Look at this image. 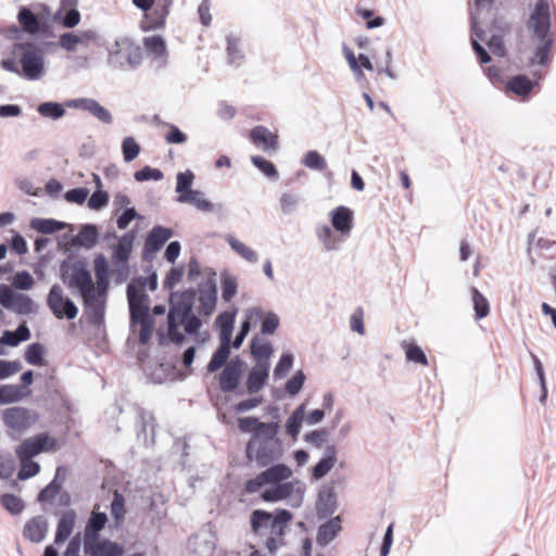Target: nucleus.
Returning <instances> with one entry per match:
<instances>
[{
    "label": "nucleus",
    "instance_id": "48",
    "mask_svg": "<svg viewBox=\"0 0 556 556\" xmlns=\"http://www.w3.org/2000/svg\"><path fill=\"white\" fill-rule=\"evenodd\" d=\"M37 111L41 116L53 121L60 119L65 115L63 105L58 102H43L38 105Z\"/></svg>",
    "mask_w": 556,
    "mask_h": 556
},
{
    "label": "nucleus",
    "instance_id": "17",
    "mask_svg": "<svg viewBox=\"0 0 556 556\" xmlns=\"http://www.w3.org/2000/svg\"><path fill=\"white\" fill-rule=\"evenodd\" d=\"M174 232L172 229L155 226L148 233L144 249H143V258L151 261L155 253L161 250L164 243L173 237Z\"/></svg>",
    "mask_w": 556,
    "mask_h": 556
},
{
    "label": "nucleus",
    "instance_id": "18",
    "mask_svg": "<svg viewBox=\"0 0 556 556\" xmlns=\"http://www.w3.org/2000/svg\"><path fill=\"white\" fill-rule=\"evenodd\" d=\"M86 556H122L123 545L108 539L83 542Z\"/></svg>",
    "mask_w": 556,
    "mask_h": 556
},
{
    "label": "nucleus",
    "instance_id": "59",
    "mask_svg": "<svg viewBox=\"0 0 556 556\" xmlns=\"http://www.w3.org/2000/svg\"><path fill=\"white\" fill-rule=\"evenodd\" d=\"M194 175L191 170L180 172L177 174L176 192L186 194L192 186Z\"/></svg>",
    "mask_w": 556,
    "mask_h": 556
},
{
    "label": "nucleus",
    "instance_id": "22",
    "mask_svg": "<svg viewBox=\"0 0 556 556\" xmlns=\"http://www.w3.org/2000/svg\"><path fill=\"white\" fill-rule=\"evenodd\" d=\"M49 530V523L46 517L37 516L28 520L24 527V536L34 543L45 540Z\"/></svg>",
    "mask_w": 556,
    "mask_h": 556
},
{
    "label": "nucleus",
    "instance_id": "54",
    "mask_svg": "<svg viewBox=\"0 0 556 556\" xmlns=\"http://www.w3.org/2000/svg\"><path fill=\"white\" fill-rule=\"evenodd\" d=\"M228 64L239 66L243 60V53L239 47L238 39L228 38L227 40Z\"/></svg>",
    "mask_w": 556,
    "mask_h": 556
},
{
    "label": "nucleus",
    "instance_id": "25",
    "mask_svg": "<svg viewBox=\"0 0 556 556\" xmlns=\"http://www.w3.org/2000/svg\"><path fill=\"white\" fill-rule=\"evenodd\" d=\"M471 30L476 38L471 39V47L479 58L480 62L486 64L491 61L490 54L479 43V40H484V30L479 26L480 17H478L477 13H471Z\"/></svg>",
    "mask_w": 556,
    "mask_h": 556
},
{
    "label": "nucleus",
    "instance_id": "3",
    "mask_svg": "<svg viewBox=\"0 0 556 556\" xmlns=\"http://www.w3.org/2000/svg\"><path fill=\"white\" fill-rule=\"evenodd\" d=\"M551 23L548 0H538L527 22L530 39L533 45L532 53L528 58L530 66H544L549 62V54L554 43Z\"/></svg>",
    "mask_w": 556,
    "mask_h": 556
},
{
    "label": "nucleus",
    "instance_id": "64",
    "mask_svg": "<svg viewBox=\"0 0 556 556\" xmlns=\"http://www.w3.org/2000/svg\"><path fill=\"white\" fill-rule=\"evenodd\" d=\"M251 161L253 165L257 167L260 170H262L267 177L277 179L278 173L273 163L257 155L252 156Z\"/></svg>",
    "mask_w": 556,
    "mask_h": 556
},
{
    "label": "nucleus",
    "instance_id": "62",
    "mask_svg": "<svg viewBox=\"0 0 556 556\" xmlns=\"http://www.w3.org/2000/svg\"><path fill=\"white\" fill-rule=\"evenodd\" d=\"M21 463H22V468L17 473V478L20 480H26L31 477H35L40 470V465L38 463L31 460V458L21 460Z\"/></svg>",
    "mask_w": 556,
    "mask_h": 556
},
{
    "label": "nucleus",
    "instance_id": "27",
    "mask_svg": "<svg viewBox=\"0 0 556 556\" xmlns=\"http://www.w3.org/2000/svg\"><path fill=\"white\" fill-rule=\"evenodd\" d=\"M199 291V311L201 314L210 316L214 312L216 305V287L212 280H208L200 287Z\"/></svg>",
    "mask_w": 556,
    "mask_h": 556
},
{
    "label": "nucleus",
    "instance_id": "39",
    "mask_svg": "<svg viewBox=\"0 0 556 556\" xmlns=\"http://www.w3.org/2000/svg\"><path fill=\"white\" fill-rule=\"evenodd\" d=\"M231 342L220 341L219 348L214 352L210 363L207 364V371L215 372L223 365L226 364L230 354Z\"/></svg>",
    "mask_w": 556,
    "mask_h": 556
},
{
    "label": "nucleus",
    "instance_id": "60",
    "mask_svg": "<svg viewBox=\"0 0 556 556\" xmlns=\"http://www.w3.org/2000/svg\"><path fill=\"white\" fill-rule=\"evenodd\" d=\"M1 504L4 506V508L10 511L12 515L20 514L23 508L24 504L21 498L13 494H3L1 496Z\"/></svg>",
    "mask_w": 556,
    "mask_h": 556
},
{
    "label": "nucleus",
    "instance_id": "46",
    "mask_svg": "<svg viewBox=\"0 0 556 556\" xmlns=\"http://www.w3.org/2000/svg\"><path fill=\"white\" fill-rule=\"evenodd\" d=\"M126 514L125 498L118 491H114L113 501L111 503V515L114 521V527L118 528L124 520Z\"/></svg>",
    "mask_w": 556,
    "mask_h": 556
},
{
    "label": "nucleus",
    "instance_id": "36",
    "mask_svg": "<svg viewBox=\"0 0 556 556\" xmlns=\"http://www.w3.org/2000/svg\"><path fill=\"white\" fill-rule=\"evenodd\" d=\"M137 428H138V438L143 437L144 441L148 440V437H151V439H153L154 429H155V422H154L153 415L143 409L139 410Z\"/></svg>",
    "mask_w": 556,
    "mask_h": 556
},
{
    "label": "nucleus",
    "instance_id": "61",
    "mask_svg": "<svg viewBox=\"0 0 556 556\" xmlns=\"http://www.w3.org/2000/svg\"><path fill=\"white\" fill-rule=\"evenodd\" d=\"M237 293V280L230 275H225L222 280V298L229 302Z\"/></svg>",
    "mask_w": 556,
    "mask_h": 556
},
{
    "label": "nucleus",
    "instance_id": "43",
    "mask_svg": "<svg viewBox=\"0 0 556 556\" xmlns=\"http://www.w3.org/2000/svg\"><path fill=\"white\" fill-rule=\"evenodd\" d=\"M30 226L38 232L47 235L64 229L66 224L55 219L34 218Z\"/></svg>",
    "mask_w": 556,
    "mask_h": 556
},
{
    "label": "nucleus",
    "instance_id": "51",
    "mask_svg": "<svg viewBox=\"0 0 556 556\" xmlns=\"http://www.w3.org/2000/svg\"><path fill=\"white\" fill-rule=\"evenodd\" d=\"M403 348L405 349V355L408 361L424 366L428 365L425 352L417 344L403 342Z\"/></svg>",
    "mask_w": 556,
    "mask_h": 556
},
{
    "label": "nucleus",
    "instance_id": "5",
    "mask_svg": "<svg viewBox=\"0 0 556 556\" xmlns=\"http://www.w3.org/2000/svg\"><path fill=\"white\" fill-rule=\"evenodd\" d=\"M109 64L114 68L134 70L142 61V52L139 46L129 39L115 40L109 48Z\"/></svg>",
    "mask_w": 556,
    "mask_h": 556
},
{
    "label": "nucleus",
    "instance_id": "49",
    "mask_svg": "<svg viewBox=\"0 0 556 556\" xmlns=\"http://www.w3.org/2000/svg\"><path fill=\"white\" fill-rule=\"evenodd\" d=\"M508 88L516 94L527 96L533 89V83L526 75H517L509 80Z\"/></svg>",
    "mask_w": 556,
    "mask_h": 556
},
{
    "label": "nucleus",
    "instance_id": "1",
    "mask_svg": "<svg viewBox=\"0 0 556 556\" xmlns=\"http://www.w3.org/2000/svg\"><path fill=\"white\" fill-rule=\"evenodd\" d=\"M60 278L70 290H77L83 299L88 321L100 326L104 321L106 296L93 290V280L84 260L63 261L60 265Z\"/></svg>",
    "mask_w": 556,
    "mask_h": 556
},
{
    "label": "nucleus",
    "instance_id": "2",
    "mask_svg": "<svg viewBox=\"0 0 556 556\" xmlns=\"http://www.w3.org/2000/svg\"><path fill=\"white\" fill-rule=\"evenodd\" d=\"M197 292L188 289L182 292H173L169 298V311L167 314V336L176 344L185 342V336L180 332V327L187 334H195L202 326L201 319L192 313Z\"/></svg>",
    "mask_w": 556,
    "mask_h": 556
},
{
    "label": "nucleus",
    "instance_id": "57",
    "mask_svg": "<svg viewBox=\"0 0 556 556\" xmlns=\"http://www.w3.org/2000/svg\"><path fill=\"white\" fill-rule=\"evenodd\" d=\"M123 157L125 162H131L140 153V146L132 137L124 138L122 142Z\"/></svg>",
    "mask_w": 556,
    "mask_h": 556
},
{
    "label": "nucleus",
    "instance_id": "34",
    "mask_svg": "<svg viewBox=\"0 0 556 556\" xmlns=\"http://www.w3.org/2000/svg\"><path fill=\"white\" fill-rule=\"evenodd\" d=\"M31 337L30 330L26 323L23 321L18 325L14 332L5 330L1 337L2 343L10 346H17L21 342L29 340Z\"/></svg>",
    "mask_w": 556,
    "mask_h": 556
},
{
    "label": "nucleus",
    "instance_id": "55",
    "mask_svg": "<svg viewBox=\"0 0 556 556\" xmlns=\"http://www.w3.org/2000/svg\"><path fill=\"white\" fill-rule=\"evenodd\" d=\"M251 352L257 362H268L273 353V348L269 343L253 340L251 344Z\"/></svg>",
    "mask_w": 556,
    "mask_h": 556
},
{
    "label": "nucleus",
    "instance_id": "33",
    "mask_svg": "<svg viewBox=\"0 0 556 556\" xmlns=\"http://www.w3.org/2000/svg\"><path fill=\"white\" fill-rule=\"evenodd\" d=\"M226 242L229 244L232 251H235L239 256L251 264H255L258 262V254L247 244L236 239L231 235H227L225 237Z\"/></svg>",
    "mask_w": 556,
    "mask_h": 556
},
{
    "label": "nucleus",
    "instance_id": "13",
    "mask_svg": "<svg viewBox=\"0 0 556 556\" xmlns=\"http://www.w3.org/2000/svg\"><path fill=\"white\" fill-rule=\"evenodd\" d=\"M282 455L281 441L258 442L247 444V458L254 460L258 467H266L278 460Z\"/></svg>",
    "mask_w": 556,
    "mask_h": 556
},
{
    "label": "nucleus",
    "instance_id": "32",
    "mask_svg": "<svg viewBox=\"0 0 556 556\" xmlns=\"http://www.w3.org/2000/svg\"><path fill=\"white\" fill-rule=\"evenodd\" d=\"M98 241V228L96 225H84L77 236L73 237L72 245L92 248Z\"/></svg>",
    "mask_w": 556,
    "mask_h": 556
},
{
    "label": "nucleus",
    "instance_id": "58",
    "mask_svg": "<svg viewBox=\"0 0 556 556\" xmlns=\"http://www.w3.org/2000/svg\"><path fill=\"white\" fill-rule=\"evenodd\" d=\"M279 203L282 213L290 215L295 212L300 203V197L293 193H282Z\"/></svg>",
    "mask_w": 556,
    "mask_h": 556
},
{
    "label": "nucleus",
    "instance_id": "20",
    "mask_svg": "<svg viewBox=\"0 0 556 556\" xmlns=\"http://www.w3.org/2000/svg\"><path fill=\"white\" fill-rule=\"evenodd\" d=\"M269 372V362H257L250 370L247 379V391L257 393L265 384Z\"/></svg>",
    "mask_w": 556,
    "mask_h": 556
},
{
    "label": "nucleus",
    "instance_id": "4",
    "mask_svg": "<svg viewBox=\"0 0 556 556\" xmlns=\"http://www.w3.org/2000/svg\"><path fill=\"white\" fill-rule=\"evenodd\" d=\"M291 520L292 514L287 509H276L274 513L256 509L250 517L252 532L264 540L266 549L273 556L285 546V535Z\"/></svg>",
    "mask_w": 556,
    "mask_h": 556
},
{
    "label": "nucleus",
    "instance_id": "19",
    "mask_svg": "<svg viewBox=\"0 0 556 556\" xmlns=\"http://www.w3.org/2000/svg\"><path fill=\"white\" fill-rule=\"evenodd\" d=\"M67 106L74 108V109H80L88 113H90L92 116H94L97 119L104 124H111L113 122V116L110 113L109 110H106L104 106H102L97 100L91 98H80V99H74L66 103Z\"/></svg>",
    "mask_w": 556,
    "mask_h": 556
},
{
    "label": "nucleus",
    "instance_id": "52",
    "mask_svg": "<svg viewBox=\"0 0 556 556\" xmlns=\"http://www.w3.org/2000/svg\"><path fill=\"white\" fill-rule=\"evenodd\" d=\"M316 235L326 251H334L338 249V242L333 238V232L328 225L317 228Z\"/></svg>",
    "mask_w": 556,
    "mask_h": 556
},
{
    "label": "nucleus",
    "instance_id": "7",
    "mask_svg": "<svg viewBox=\"0 0 556 556\" xmlns=\"http://www.w3.org/2000/svg\"><path fill=\"white\" fill-rule=\"evenodd\" d=\"M0 304L16 315H36L39 305L27 294L14 291L11 287L0 285Z\"/></svg>",
    "mask_w": 556,
    "mask_h": 556
},
{
    "label": "nucleus",
    "instance_id": "53",
    "mask_svg": "<svg viewBox=\"0 0 556 556\" xmlns=\"http://www.w3.org/2000/svg\"><path fill=\"white\" fill-rule=\"evenodd\" d=\"M34 285L35 280L33 276L28 271L22 270L16 273L13 277L11 288H14L16 290L28 291L33 289Z\"/></svg>",
    "mask_w": 556,
    "mask_h": 556
},
{
    "label": "nucleus",
    "instance_id": "8",
    "mask_svg": "<svg viewBox=\"0 0 556 556\" xmlns=\"http://www.w3.org/2000/svg\"><path fill=\"white\" fill-rule=\"evenodd\" d=\"M38 419L37 412L22 406L10 407L2 412V421L10 430V435H21L31 428Z\"/></svg>",
    "mask_w": 556,
    "mask_h": 556
},
{
    "label": "nucleus",
    "instance_id": "35",
    "mask_svg": "<svg viewBox=\"0 0 556 556\" xmlns=\"http://www.w3.org/2000/svg\"><path fill=\"white\" fill-rule=\"evenodd\" d=\"M143 45L146 49L155 55L159 60V66L165 64L166 62V46L165 41L160 36H151L146 37L143 40Z\"/></svg>",
    "mask_w": 556,
    "mask_h": 556
},
{
    "label": "nucleus",
    "instance_id": "44",
    "mask_svg": "<svg viewBox=\"0 0 556 556\" xmlns=\"http://www.w3.org/2000/svg\"><path fill=\"white\" fill-rule=\"evenodd\" d=\"M28 393H23L21 387L15 384L0 386V405L21 401Z\"/></svg>",
    "mask_w": 556,
    "mask_h": 556
},
{
    "label": "nucleus",
    "instance_id": "12",
    "mask_svg": "<svg viewBox=\"0 0 556 556\" xmlns=\"http://www.w3.org/2000/svg\"><path fill=\"white\" fill-rule=\"evenodd\" d=\"M291 476L292 470L289 466L285 464L273 465L254 479L248 480L245 483V491L249 493H255L265 484L277 485L291 478Z\"/></svg>",
    "mask_w": 556,
    "mask_h": 556
},
{
    "label": "nucleus",
    "instance_id": "30",
    "mask_svg": "<svg viewBox=\"0 0 556 556\" xmlns=\"http://www.w3.org/2000/svg\"><path fill=\"white\" fill-rule=\"evenodd\" d=\"M279 431L278 422H262L257 425V429L253 433L252 438L248 443H251V446L255 445L258 442H267V441H280L277 437Z\"/></svg>",
    "mask_w": 556,
    "mask_h": 556
},
{
    "label": "nucleus",
    "instance_id": "11",
    "mask_svg": "<svg viewBox=\"0 0 556 556\" xmlns=\"http://www.w3.org/2000/svg\"><path fill=\"white\" fill-rule=\"evenodd\" d=\"M47 305L58 319H74L78 314L76 304L64 295L63 288L58 283L50 288Z\"/></svg>",
    "mask_w": 556,
    "mask_h": 556
},
{
    "label": "nucleus",
    "instance_id": "6",
    "mask_svg": "<svg viewBox=\"0 0 556 556\" xmlns=\"http://www.w3.org/2000/svg\"><path fill=\"white\" fill-rule=\"evenodd\" d=\"M306 485L300 480L282 481L281 483L266 489L261 497L265 502H278L287 500L288 504L298 508L302 505Z\"/></svg>",
    "mask_w": 556,
    "mask_h": 556
},
{
    "label": "nucleus",
    "instance_id": "10",
    "mask_svg": "<svg viewBox=\"0 0 556 556\" xmlns=\"http://www.w3.org/2000/svg\"><path fill=\"white\" fill-rule=\"evenodd\" d=\"M18 48L24 52L20 58V64L25 78L37 80L45 73V56L42 51L33 47L31 43H20Z\"/></svg>",
    "mask_w": 556,
    "mask_h": 556
},
{
    "label": "nucleus",
    "instance_id": "37",
    "mask_svg": "<svg viewBox=\"0 0 556 556\" xmlns=\"http://www.w3.org/2000/svg\"><path fill=\"white\" fill-rule=\"evenodd\" d=\"M316 508L320 518H326L332 515L336 508V498L330 489L324 490L319 493Z\"/></svg>",
    "mask_w": 556,
    "mask_h": 556
},
{
    "label": "nucleus",
    "instance_id": "63",
    "mask_svg": "<svg viewBox=\"0 0 556 556\" xmlns=\"http://www.w3.org/2000/svg\"><path fill=\"white\" fill-rule=\"evenodd\" d=\"M80 45L78 33H64L59 38V46L67 51L73 52Z\"/></svg>",
    "mask_w": 556,
    "mask_h": 556
},
{
    "label": "nucleus",
    "instance_id": "45",
    "mask_svg": "<svg viewBox=\"0 0 556 556\" xmlns=\"http://www.w3.org/2000/svg\"><path fill=\"white\" fill-rule=\"evenodd\" d=\"M233 323L235 313L225 312L217 317L216 324L218 325L220 330V341L231 342Z\"/></svg>",
    "mask_w": 556,
    "mask_h": 556
},
{
    "label": "nucleus",
    "instance_id": "42",
    "mask_svg": "<svg viewBox=\"0 0 556 556\" xmlns=\"http://www.w3.org/2000/svg\"><path fill=\"white\" fill-rule=\"evenodd\" d=\"M476 319H482L490 313L488 299L475 287L470 289Z\"/></svg>",
    "mask_w": 556,
    "mask_h": 556
},
{
    "label": "nucleus",
    "instance_id": "9",
    "mask_svg": "<svg viewBox=\"0 0 556 556\" xmlns=\"http://www.w3.org/2000/svg\"><path fill=\"white\" fill-rule=\"evenodd\" d=\"M135 241V233L132 231L125 232L116 244L113 245L112 263L114 265V273L117 276V281H124L128 277L129 266L128 260L130 257L132 245Z\"/></svg>",
    "mask_w": 556,
    "mask_h": 556
},
{
    "label": "nucleus",
    "instance_id": "16",
    "mask_svg": "<svg viewBox=\"0 0 556 556\" xmlns=\"http://www.w3.org/2000/svg\"><path fill=\"white\" fill-rule=\"evenodd\" d=\"M247 364L239 356L231 358L219 375V388L223 392H233L240 383Z\"/></svg>",
    "mask_w": 556,
    "mask_h": 556
},
{
    "label": "nucleus",
    "instance_id": "21",
    "mask_svg": "<svg viewBox=\"0 0 556 556\" xmlns=\"http://www.w3.org/2000/svg\"><path fill=\"white\" fill-rule=\"evenodd\" d=\"M332 227L343 237L350 236L353 227V213L346 206H338L330 213Z\"/></svg>",
    "mask_w": 556,
    "mask_h": 556
},
{
    "label": "nucleus",
    "instance_id": "56",
    "mask_svg": "<svg viewBox=\"0 0 556 556\" xmlns=\"http://www.w3.org/2000/svg\"><path fill=\"white\" fill-rule=\"evenodd\" d=\"M302 163L314 170H324L327 167L326 160L317 151H308L304 155Z\"/></svg>",
    "mask_w": 556,
    "mask_h": 556
},
{
    "label": "nucleus",
    "instance_id": "41",
    "mask_svg": "<svg viewBox=\"0 0 556 556\" xmlns=\"http://www.w3.org/2000/svg\"><path fill=\"white\" fill-rule=\"evenodd\" d=\"M81 20L80 13L77 8L71 10H58L53 15V21L60 23L65 28H74Z\"/></svg>",
    "mask_w": 556,
    "mask_h": 556
},
{
    "label": "nucleus",
    "instance_id": "29",
    "mask_svg": "<svg viewBox=\"0 0 556 556\" xmlns=\"http://www.w3.org/2000/svg\"><path fill=\"white\" fill-rule=\"evenodd\" d=\"M337 462V450L333 444L326 446L324 457L313 468V477L316 480L324 478L334 466Z\"/></svg>",
    "mask_w": 556,
    "mask_h": 556
},
{
    "label": "nucleus",
    "instance_id": "40",
    "mask_svg": "<svg viewBox=\"0 0 556 556\" xmlns=\"http://www.w3.org/2000/svg\"><path fill=\"white\" fill-rule=\"evenodd\" d=\"M305 416V404H301L295 408V410L291 414V416L287 419L286 422V430L287 433L293 438L296 439V437L300 433L302 422L304 420Z\"/></svg>",
    "mask_w": 556,
    "mask_h": 556
},
{
    "label": "nucleus",
    "instance_id": "14",
    "mask_svg": "<svg viewBox=\"0 0 556 556\" xmlns=\"http://www.w3.org/2000/svg\"><path fill=\"white\" fill-rule=\"evenodd\" d=\"M127 300L130 313V327L137 325V320L149 317V295L134 283L127 286Z\"/></svg>",
    "mask_w": 556,
    "mask_h": 556
},
{
    "label": "nucleus",
    "instance_id": "50",
    "mask_svg": "<svg viewBox=\"0 0 556 556\" xmlns=\"http://www.w3.org/2000/svg\"><path fill=\"white\" fill-rule=\"evenodd\" d=\"M45 348L41 343H31L25 351V361L29 365L41 366L43 362Z\"/></svg>",
    "mask_w": 556,
    "mask_h": 556
},
{
    "label": "nucleus",
    "instance_id": "47",
    "mask_svg": "<svg viewBox=\"0 0 556 556\" xmlns=\"http://www.w3.org/2000/svg\"><path fill=\"white\" fill-rule=\"evenodd\" d=\"M169 5L170 0H165L164 4H162L161 7H156L153 11V14H155L157 17L152 22L142 21L141 27L144 30L163 27L165 25L166 16L168 15Z\"/></svg>",
    "mask_w": 556,
    "mask_h": 556
},
{
    "label": "nucleus",
    "instance_id": "38",
    "mask_svg": "<svg viewBox=\"0 0 556 556\" xmlns=\"http://www.w3.org/2000/svg\"><path fill=\"white\" fill-rule=\"evenodd\" d=\"M340 518L337 517L321 525L318 530L317 541L320 545L330 543L340 531Z\"/></svg>",
    "mask_w": 556,
    "mask_h": 556
},
{
    "label": "nucleus",
    "instance_id": "31",
    "mask_svg": "<svg viewBox=\"0 0 556 556\" xmlns=\"http://www.w3.org/2000/svg\"><path fill=\"white\" fill-rule=\"evenodd\" d=\"M179 203H190L202 212H212L214 205L199 190H189L186 194H179L177 198Z\"/></svg>",
    "mask_w": 556,
    "mask_h": 556
},
{
    "label": "nucleus",
    "instance_id": "15",
    "mask_svg": "<svg viewBox=\"0 0 556 556\" xmlns=\"http://www.w3.org/2000/svg\"><path fill=\"white\" fill-rule=\"evenodd\" d=\"M56 447L54 439L47 433H39L35 437L24 440L15 450L20 460L33 458L41 452L53 451Z\"/></svg>",
    "mask_w": 556,
    "mask_h": 556
},
{
    "label": "nucleus",
    "instance_id": "24",
    "mask_svg": "<svg viewBox=\"0 0 556 556\" xmlns=\"http://www.w3.org/2000/svg\"><path fill=\"white\" fill-rule=\"evenodd\" d=\"M250 138L256 146L261 147L262 150L265 152L269 150L275 151L278 149L277 136L264 126H255L254 128H252L250 132Z\"/></svg>",
    "mask_w": 556,
    "mask_h": 556
},
{
    "label": "nucleus",
    "instance_id": "23",
    "mask_svg": "<svg viewBox=\"0 0 556 556\" xmlns=\"http://www.w3.org/2000/svg\"><path fill=\"white\" fill-rule=\"evenodd\" d=\"M17 21L22 29L29 35H37L39 33H43L47 28V25L40 22L39 18L35 15V13L26 7H22L18 10Z\"/></svg>",
    "mask_w": 556,
    "mask_h": 556
},
{
    "label": "nucleus",
    "instance_id": "26",
    "mask_svg": "<svg viewBox=\"0 0 556 556\" xmlns=\"http://www.w3.org/2000/svg\"><path fill=\"white\" fill-rule=\"evenodd\" d=\"M76 517L77 516L74 509H67L62 514L58 522L54 536L55 544L64 543L71 536L75 527Z\"/></svg>",
    "mask_w": 556,
    "mask_h": 556
},
{
    "label": "nucleus",
    "instance_id": "28",
    "mask_svg": "<svg viewBox=\"0 0 556 556\" xmlns=\"http://www.w3.org/2000/svg\"><path fill=\"white\" fill-rule=\"evenodd\" d=\"M106 522L108 516L105 513L92 511L85 528L83 542L102 540L100 531L105 527Z\"/></svg>",
    "mask_w": 556,
    "mask_h": 556
}]
</instances>
